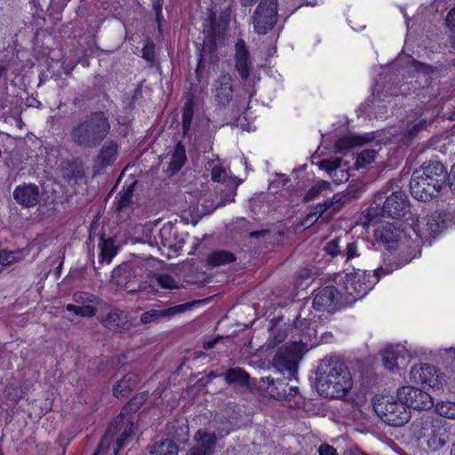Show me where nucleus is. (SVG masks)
<instances>
[{
  "label": "nucleus",
  "mask_w": 455,
  "mask_h": 455,
  "mask_svg": "<svg viewBox=\"0 0 455 455\" xmlns=\"http://www.w3.org/2000/svg\"><path fill=\"white\" fill-rule=\"evenodd\" d=\"M377 156V151L374 149H366L358 154L355 165L357 168L366 167L371 164Z\"/></svg>",
  "instance_id": "38"
},
{
  "label": "nucleus",
  "mask_w": 455,
  "mask_h": 455,
  "mask_svg": "<svg viewBox=\"0 0 455 455\" xmlns=\"http://www.w3.org/2000/svg\"><path fill=\"white\" fill-rule=\"evenodd\" d=\"M416 427H419L421 432L419 438H424L431 451H435L441 449L448 441L446 430L440 426L434 425V419L431 418L419 419L416 423Z\"/></svg>",
  "instance_id": "8"
},
{
  "label": "nucleus",
  "mask_w": 455,
  "mask_h": 455,
  "mask_svg": "<svg viewBox=\"0 0 455 455\" xmlns=\"http://www.w3.org/2000/svg\"><path fill=\"white\" fill-rule=\"evenodd\" d=\"M357 256H359L357 243L356 242L348 243L347 244V250H346L347 260H350Z\"/></svg>",
  "instance_id": "46"
},
{
  "label": "nucleus",
  "mask_w": 455,
  "mask_h": 455,
  "mask_svg": "<svg viewBox=\"0 0 455 455\" xmlns=\"http://www.w3.org/2000/svg\"><path fill=\"white\" fill-rule=\"evenodd\" d=\"M413 68H415V70L417 72H419V74H422V75H427L429 73L432 72V68L431 67H428L423 63H420V62H414L413 63Z\"/></svg>",
  "instance_id": "48"
},
{
  "label": "nucleus",
  "mask_w": 455,
  "mask_h": 455,
  "mask_svg": "<svg viewBox=\"0 0 455 455\" xmlns=\"http://www.w3.org/2000/svg\"><path fill=\"white\" fill-rule=\"evenodd\" d=\"M156 282L164 289H177V288H179V281L175 280L170 275H159L156 277Z\"/></svg>",
  "instance_id": "41"
},
{
  "label": "nucleus",
  "mask_w": 455,
  "mask_h": 455,
  "mask_svg": "<svg viewBox=\"0 0 455 455\" xmlns=\"http://www.w3.org/2000/svg\"><path fill=\"white\" fill-rule=\"evenodd\" d=\"M305 273H306V276L308 275V270H305Z\"/></svg>",
  "instance_id": "60"
},
{
  "label": "nucleus",
  "mask_w": 455,
  "mask_h": 455,
  "mask_svg": "<svg viewBox=\"0 0 455 455\" xmlns=\"http://www.w3.org/2000/svg\"><path fill=\"white\" fill-rule=\"evenodd\" d=\"M186 152L183 146L178 144L174 148L172 160L170 163V170L172 172H178L185 164Z\"/></svg>",
  "instance_id": "32"
},
{
  "label": "nucleus",
  "mask_w": 455,
  "mask_h": 455,
  "mask_svg": "<svg viewBox=\"0 0 455 455\" xmlns=\"http://www.w3.org/2000/svg\"><path fill=\"white\" fill-rule=\"evenodd\" d=\"M331 188V185L328 181L325 180H318L314 186L311 187V188L308 190V192L305 196V200H314L319 195L329 191Z\"/></svg>",
  "instance_id": "35"
},
{
  "label": "nucleus",
  "mask_w": 455,
  "mask_h": 455,
  "mask_svg": "<svg viewBox=\"0 0 455 455\" xmlns=\"http://www.w3.org/2000/svg\"><path fill=\"white\" fill-rule=\"evenodd\" d=\"M408 207L406 195L402 191H395L385 201L381 216L398 219L406 213Z\"/></svg>",
  "instance_id": "14"
},
{
  "label": "nucleus",
  "mask_w": 455,
  "mask_h": 455,
  "mask_svg": "<svg viewBox=\"0 0 455 455\" xmlns=\"http://www.w3.org/2000/svg\"><path fill=\"white\" fill-rule=\"evenodd\" d=\"M5 393L7 395H11L10 389L8 388L7 390H5Z\"/></svg>",
  "instance_id": "58"
},
{
  "label": "nucleus",
  "mask_w": 455,
  "mask_h": 455,
  "mask_svg": "<svg viewBox=\"0 0 455 455\" xmlns=\"http://www.w3.org/2000/svg\"><path fill=\"white\" fill-rule=\"evenodd\" d=\"M123 316V312H111L108 314V317L103 320V324L110 330L120 331L122 328Z\"/></svg>",
  "instance_id": "34"
},
{
  "label": "nucleus",
  "mask_w": 455,
  "mask_h": 455,
  "mask_svg": "<svg viewBox=\"0 0 455 455\" xmlns=\"http://www.w3.org/2000/svg\"><path fill=\"white\" fill-rule=\"evenodd\" d=\"M319 455H338L336 450L328 444H323L318 449Z\"/></svg>",
  "instance_id": "49"
},
{
  "label": "nucleus",
  "mask_w": 455,
  "mask_h": 455,
  "mask_svg": "<svg viewBox=\"0 0 455 455\" xmlns=\"http://www.w3.org/2000/svg\"><path fill=\"white\" fill-rule=\"evenodd\" d=\"M339 242V239L331 240L325 245L324 250L332 257L338 255L340 252Z\"/></svg>",
  "instance_id": "43"
},
{
  "label": "nucleus",
  "mask_w": 455,
  "mask_h": 455,
  "mask_svg": "<svg viewBox=\"0 0 455 455\" xmlns=\"http://www.w3.org/2000/svg\"><path fill=\"white\" fill-rule=\"evenodd\" d=\"M435 411L440 417L455 420V401L444 399L439 400L435 404Z\"/></svg>",
  "instance_id": "29"
},
{
  "label": "nucleus",
  "mask_w": 455,
  "mask_h": 455,
  "mask_svg": "<svg viewBox=\"0 0 455 455\" xmlns=\"http://www.w3.org/2000/svg\"><path fill=\"white\" fill-rule=\"evenodd\" d=\"M378 282V274L357 269L341 277L339 291L346 300L355 301L363 298Z\"/></svg>",
  "instance_id": "4"
},
{
  "label": "nucleus",
  "mask_w": 455,
  "mask_h": 455,
  "mask_svg": "<svg viewBox=\"0 0 455 455\" xmlns=\"http://www.w3.org/2000/svg\"><path fill=\"white\" fill-rule=\"evenodd\" d=\"M346 203V197L340 195H334L332 198L315 207V212L309 213L302 223L304 227L311 226L323 213H327V217L337 212Z\"/></svg>",
  "instance_id": "15"
},
{
  "label": "nucleus",
  "mask_w": 455,
  "mask_h": 455,
  "mask_svg": "<svg viewBox=\"0 0 455 455\" xmlns=\"http://www.w3.org/2000/svg\"><path fill=\"white\" fill-rule=\"evenodd\" d=\"M209 164L212 168V180L214 182L226 183L228 187L234 189L236 188L238 182L234 177L229 175L228 167L225 163L215 159L209 162Z\"/></svg>",
  "instance_id": "20"
},
{
  "label": "nucleus",
  "mask_w": 455,
  "mask_h": 455,
  "mask_svg": "<svg viewBox=\"0 0 455 455\" xmlns=\"http://www.w3.org/2000/svg\"><path fill=\"white\" fill-rule=\"evenodd\" d=\"M451 187L452 188V189L455 190V164L452 165L451 169Z\"/></svg>",
  "instance_id": "53"
},
{
  "label": "nucleus",
  "mask_w": 455,
  "mask_h": 455,
  "mask_svg": "<svg viewBox=\"0 0 455 455\" xmlns=\"http://www.w3.org/2000/svg\"><path fill=\"white\" fill-rule=\"evenodd\" d=\"M190 307L189 304H181L174 307H171L169 308L164 310H156L153 309L148 312H145L141 315L140 321L143 323H149L156 321L160 317L171 316L179 313L184 312L187 308Z\"/></svg>",
  "instance_id": "24"
},
{
  "label": "nucleus",
  "mask_w": 455,
  "mask_h": 455,
  "mask_svg": "<svg viewBox=\"0 0 455 455\" xmlns=\"http://www.w3.org/2000/svg\"><path fill=\"white\" fill-rule=\"evenodd\" d=\"M29 251L27 249L16 250V251H6L3 250L0 251V263L2 266H9L13 263L23 260Z\"/></svg>",
  "instance_id": "28"
},
{
  "label": "nucleus",
  "mask_w": 455,
  "mask_h": 455,
  "mask_svg": "<svg viewBox=\"0 0 455 455\" xmlns=\"http://www.w3.org/2000/svg\"><path fill=\"white\" fill-rule=\"evenodd\" d=\"M397 398L409 410H428L434 406L433 397L426 391L411 386H403L397 390Z\"/></svg>",
  "instance_id": "9"
},
{
  "label": "nucleus",
  "mask_w": 455,
  "mask_h": 455,
  "mask_svg": "<svg viewBox=\"0 0 455 455\" xmlns=\"http://www.w3.org/2000/svg\"><path fill=\"white\" fill-rule=\"evenodd\" d=\"M212 93L220 104L225 105L228 103L233 94L231 76L221 74L215 82Z\"/></svg>",
  "instance_id": "19"
},
{
  "label": "nucleus",
  "mask_w": 455,
  "mask_h": 455,
  "mask_svg": "<svg viewBox=\"0 0 455 455\" xmlns=\"http://www.w3.org/2000/svg\"><path fill=\"white\" fill-rule=\"evenodd\" d=\"M316 373V390L323 397L343 399L353 387L350 371L337 358L323 360Z\"/></svg>",
  "instance_id": "2"
},
{
  "label": "nucleus",
  "mask_w": 455,
  "mask_h": 455,
  "mask_svg": "<svg viewBox=\"0 0 455 455\" xmlns=\"http://www.w3.org/2000/svg\"><path fill=\"white\" fill-rule=\"evenodd\" d=\"M146 54H148V52H143V55H144V56H146Z\"/></svg>",
  "instance_id": "62"
},
{
  "label": "nucleus",
  "mask_w": 455,
  "mask_h": 455,
  "mask_svg": "<svg viewBox=\"0 0 455 455\" xmlns=\"http://www.w3.org/2000/svg\"><path fill=\"white\" fill-rule=\"evenodd\" d=\"M136 376L133 374H127L115 385L113 394L116 397L125 396L136 387Z\"/></svg>",
  "instance_id": "25"
},
{
  "label": "nucleus",
  "mask_w": 455,
  "mask_h": 455,
  "mask_svg": "<svg viewBox=\"0 0 455 455\" xmlns=\"http://www.w3.org/2000/svg\"><path fill=\"white\" fill-rule=\"evenodd\" d=\"M100 249V260L109 264L116 253L114 241L112 239H102Z\"/></svg>",
  "instance_id": "31"
},
{
  "label": "nucleus",
  "mask_w": 455,
  "mask_h": 455,
  "mask_svg": "<svg viewBox=\"0 0 455 455\" xmlns=\"http://www.w3.org/2000/svg\"><path fill=\"white\" fill-rule=\"evenodd\" d=\"M446 21L451 28L455 29V7L447 15ZM452 45L455 48V35L452 38Z\"/></svg>",
  "instance_id": "47"
},
{
  "label": "nucleus",
  "mask_w": 455,
  "mask_h": 455,
  "mask_svg": "<svg viewBox=\"0 0 455 455\" xmlns=\"http://www.w3.org/2000/svg\"><path fill=\"white\" fill-rule=\"evenodd\" d=\"M172 228L170 226H164L160 230V235L164 236V234L170 232Z\"/></svg>",
  "instance_id": "54"
},
{
  "label": "nucleus",
  "mask_w": 455,
  "mask_h": 455,
  "mask_svg": "<svg viewBox=\"0 0 455 455\" xmlns=\"http://www.w3.org/2000/svg\"><path fill=\"white\" fill-rule=\"evenodd\" d=\"M305 319H298L295 323L296 329H300L301 338L299 341L286 343L279 347L275 358L274 363L280 371H288L290 375L293 376L299 360L307 348V343L316 336L315 326H311V323H307V326L303 328Z\"/></svg>",
  "instance_id": "3"
},
{
  "label": "nucleus",
  "mask_w": 455,
  "mask_h": 455,
  "mask_svg": "<svg viewBox=\"0 0 455 455\" xmlns=\"http://www.w3.org/2000/svg\"><path fill=\"white\" fill-rule=\"evenodd\" d=\"M287 387V389L283 390L284 395H296L298 392L297 387Z\"/></svg>",
  "instance_id": "52"
},
{
  "label": "nucleus",
  "mask_w": 455,
  "mask_h": 455,
  "mask_svg": "<svg viewBox=\"0 0 455 455\" xmlns=\"http://www.w3.org/2000/svg\"><path fill=\"white\" fill-rule=\"evenodd\" d=\"M451 455H455V443L452 446V449H451Z\"/></svg>",
  "instance_id": "57"
},
{
  "label": "nucleus",
  "mask_w": 455,
  "mask_h": 455,
  "mask_svg": "<svg viewBox=\"0 0 455 455\" xmlns=\"http://www.w3.org/2000/svg\"><path fill=\"white\" fill-rule=\"evenodd\" d=\"M215 342H216V341H215V340H213V341H211V342H207V343H205V344H204V348L208 349V348L212 347L214 346Z\"/></svg>",
  "instance_id": "56"
},
{
  "label": "nucleus",
  "mask_w": 455,
  "mask_h": 455,
  "mask_svg": "<svg viewBox=\"0 0 455 455\" xmlns=\"http://www.w3.org/2000/svg\"><path fill=\"white\" fill-rule=\"evenodd\" d=\"M146 54H148V52H143V55H144V56H146Z\"/></svg>",
  "instance_id": "61"
},
{
  "label": "nucleus",
  "mask_w": 455,
  "mask_h": 455,
  "mask_svg": "<svg viewBox=\"0 0 455 455\" xmlns=\"http://www.w3.org/2000/svg\"><path fill=\"white\" fill-rule=\"evenodd\" d=\"M411 381L440 389L446 380L443 374L434 365L427 363L414 365L410 371Z\"/></svg>",
  "instance_id": "10"
},
{
  "label": "nucleus",
  "mask_w": 455,
  "mask_h": 455,
  "mask_svg": "<svg viewBox=\"0 0 455 455\" xmlns=\"http://www.w3.org/2000/svg\"><path fill=\"white\" fill-rule=\"evenodd\" d=\"M366 139L362 136H347L338 140L335 143V150L338 153L346 154L350 148L363 145Z\"/></svg>",
  "instance_id": "27"
},
{
  "label": "nucleus",
  "mask_w": 455,
  "mask_h": 455,
  "mask_svg": "<svg viewBox=\"0 0 455 455\" xmlns=\"http://www.w3.org/2000/svg\"><path fill=\"white\" fill-rule=\"evenodd\" d=\"M319 169L325 171L331 175L333 182L339 184L347 181L349 174L347 168L341 167L339 158L325 159L317 163Z\"/></svg>",
  "instance_id": "18"
},
{
  "label": "nucleus",
  "mask_w": 455,
  "mask_h": 455,
  "mask_svg": "<svg viewBox=\"0 0 455 455\" xmlns=\"http://www.w3.org/2000/svg\"><path fill=\"white\" fill-rule=\"evenodd\" d=\"M117 156V144L109 141L107 142L101 148L99 156H98V162L100 165L106 166L112 164Z\"/></svg>",
  "instance_id": "26"
},
{
  "label": "nucleus",
  "mask_w": 455,
  "mask_h": 455,
  "mask_svg": "<svg viewBox=\"0 0 455 455\" xmlns=\"http://www.w3.org/2000/svg\"><path fill=\"white\" fill-rule=\"evenodd\" d=\"M367 218L369 221V225H375L379 222L378 220V209L377 208H371L368 211Z\"/></svg>",
  "instance_id": "50"
},
{
  "label": "nucleus",
  "mask_w": 455,
  "mask_h": 455,
  "mask_svg": "<svg viewBox=\"0 0 455 455\" xmlns=\"http://www.w3.org/2000/svg\"><path fill=\"white\" fill-rule=\"evenodd\" d=\"M438 227L439 224L435 220L428 219L427 224L418 221L414 227H411L408 230L403 229L400 231L394 224L386 222L374 229V236L387 249L411 250L413 255L405 260V263H408L420 253L419 240L425 233H435Z\"/></svg>",
  "instance_id": "1"
},
{
  "label": "nucleus",
  "mask_w": 455,
  "mask_h": 455,
  "mask_svg": "<svg viewBox=\"0 0 455 455\" xmlns=\"http://www.w3.org/2000/svg\"><path fill=\"white\" fill-rule=\"evenodd\" d=\"M178 446L171 440H165L154 444L149 451V455H178Z\"/></svg>",
  "instance_id": "30"
},
{
  "label": "nucleus",
  "mask_w": 455,
  "mask_h": 455,
  "mask_svg": "<svg viewBox=\"0 0 455 455\" xmlns=\"http://www.w3.org/2000/svg\"><path fill=\"white\" fill-rule=\"evenodd\" d=\"M194 440L195 446L187 455H212L216 441L214 434L198 430Z\"/></svg>",
  "instance_id": "16"
},
{
  "label": "nucleus",
  "mask_w": 455,
  "mask_h": 455,
  "mask_svg": "<svg viewBox=\"0 0 455 455\" xmlns=\"http://www.w3.org/2000/svg\"><path fill=\"white\" fill-rule=\"evenodd\" d=\"M14 197L20 204L28 207L33 206L38 201V188L32 184L18 187L14 191Z\"/></svg>",
  "instance_id": "21"
},
{
  "label": "nucleus",
  "mask_w": 455,
  "mask_h": 455,
  "mask_svg": "<svg viewBox=\"0 0 455 455\" xmlns=\"http://www.w3.org/2000/svg\"><path fill=\"white\" fill-rule=\"evenodd\" d=\"M233 260V254L224 251H215L208 257V263L213 267H218L227 263H230Z\"/></svg>",
  "instance_id": "33"
},
{
  "label": "nucleus",
  "mask_w": 455,
  "mask_h": 455,
  "mask_svg": "<svg viewBox=\"0 0 455 455\" xmlns=\"http://www.w3.org/2000/svg\"><path fill=\"white\" fill-rule=\"evenodd\" d=\"M235 67L243 78L249 76V52L243 40H238L235 44Z\"/></svg>",
  "instance_id": "23"
},
{
  "label": "nucleus",
  "mask_w": 455,
  "mask_h": 455,
  "mask_svg": "<svg viewBox=\"0 0 455 455\" xmlns=\"http://www.w3.org/2000/svg\"><path fill=\"white\" fill-rule=\"evenodd\" d=\"M96 297L92 294H89L86 292H77L74 295V300L76 303H92L96 301Z\"/></svg>",
  "instance_id": "44"
},
{
  "label": "nucleus",
  "mask_w": 455,
  "mask_h": 455,
  "mask_svg": "<svg viewBox=\"0 0 455 455\" xmlns=\"http://www.w3.org/2000/svg\"><path fill=\"white\" fill-rule=\"evenodd\" d=\"M424 180L430 187L435 188V193H438L447 181V172L443 164L439 162H434L422 170H419Z\"/></svg>",
  "instance_id": "13"
},
{
  "label": "nucleus",
  "mask_w": 455,
  "mask_h": 455,
  "mask_svg": "<svg viewBox=\"0 0 455 455\" xmlns=\"http://www.w3.org/2000/svg\"><path fill=\"white\" fill-rule=\"evenodd\" d=\"M124 429L123 430L120 437L114 442V436L111 429L102 438L99 449L94 452V455H116L119 450L124 445L126 439L132 434L133 422L127 419L124 422Z\"/></svg>",
  "instance_id": "11"
},
{
  "label": "nucleus",
  "mask_w": 455,
  "mask_h": 455,
  "mask_svg": "<svg viewBox=\"0 0 455 455\" xmlns=\"http://www.w3.org/2000/svg\"><path fill=\"white\" fill-rule=\"evenodd\" d=\"M410 358L409 350L402 345L388 346L382 352L383 364L389 371L406 367Z\"/></svg>",
  "instance_id": "12"
},
{
  "label": "nucleus",
  "mask_w": 455,
  "mask_h": 455,
  "mask_svg": "<svg viewBox=\"0 0 455 455\" xmlns=\"http://www.w3.org/2000/svg\"><path fill=\"white\" fill-rule=\"evenodd\" d=\"M134 184L135 182H132L131 185L124 188L122 191L118 193V196H116V206L118 210H121L128 205L132 195Z\"/></svg>",
  "instance_id": "39"
},
{
  "label": "nucleus",
  "mask_w": 455,
  "mask_h": 455,
  "mask_svg": "<svg viewBox=\"0 0 455 455\" xmlns=\"http://www.w3.org/2000/svg\"><path fill=\"white\" fill-rule=\"evenodd\" d=\"M2 74H3V69H2V68L0 67V76H2Z\"/></svg>",
  "instance_id": "59"
},
{
  "label": "nucleus",
  "mask_w": 455,
  "mask_h": 455,
  "mask_svg": "<svg viewBox=\"0 0 455 455\" xmlns=\"http://www.w3.org/2000/svg\"><path fill=\"white\" fill-rule=\"evenodd\" d=\"M374 410L383 422L393 427H402L411 419V411L390 395H382L374 402Z\"/></svg>",
  "instance_id": "6"
},
{
  "label": "nucleus",
  "mask_w": 455,
  "mask_h": 455,
  "mask_svg": "<svg viewBox=\"0 0 455 455\" xmlns=\"http://www.w3.org/2000/svg\"><path fill=\"white\" fill-rule=\"evenodd\" d=\"M277 0H260L254 11L252 25L258 35L272 30L277 20Z\"/></svg>",
  "instance_id": "7"
},
{
  "label": "nucleus",
  "mask_w": 455,
  "mask_h": 455,
  "mask_svg": "<svg viewBox=\"0 0 455 455\" xmlns=\"http://www.w3.org/2000/svg\"><path fill=\"white\" fill-rule=\"evenodd\" d=\"M338 296H340L339 291L332 286L324 287L315 294L313 307L317 310L329 308Z\"/></svg>",
  "instance_id": "22"
},
{
  "label": "nucleus",
  "mask_w": 455,
  "mask_h": 455,
  "mask_svg": "<svg viewBox=\"0 0 455 455\" xmlns=\"http://www.w3.org/2000/svg\"><path fill=\"white\" fill-rule=\"evenodd\" d=\"M426 124L425 119H419L418 121H414L410 124V127L407 130L408 132V139L411 138L417 132L423 127V125Z\"/></svg>",
  "instance_id": "45"
},
{
  "label": "nucleus",
  "mask_w": 455,
  "mask_h": 455,
  "mask_svg": "<svg viewBox=\"0 0 455 455\" xmlns=\"http://www.w3.org/2000/svg\"><path fill=\"white\" fill-rule=\"evenodd\" d=\"M255 0H241L243 5H251Z\"/></svg>",
  "instance_id": "55"
},
{
  "label": "nucleus",
  "mask_w": 455,
  "mask_h": 455,
  "mask_svg": "<svg viewBox=\"0 0 455 455\" xmlns=\"http://www.w3.org/2000/svg\"><path fill=\"white\" fill-rule=\"evenodd\" d=\"M194 105L192 100H188L184 106L182 114V126L184 132L189 129L193 118Z\"/></svg>",
  "instance_id": "40"
},
{
  "label": "nucleus",
  "mask_w": 455,
  "mask_h": 455,
  "mask_svg": "<svg viewBox=\"0 0 455 455\" xmlns=\"http://www.w3.org/2000/svg\"><path fill=\"white\" fill-rule=\"evenodd\" d=\"M225 380L228 383L245 384L248 380L247 373L240 368L230 369L225 374Z\"/></svg>",
  "instance_id": "36"
},
{
  "label": "nucleus",
  "mask_w": 455,
  "mask_h": 455,
  "mask_svg": "<svg viewBox=\"0 0 455 455\" xmlns=\"http://www.w3.org/2000/svg\"><path fill=\"white\" fill-rule=\"evenodd\" d=\"M144 395H141L140 396H134L131 403H129V407H132L138 404H140L142 403Z\"/></svg>",
  "instance_id": "51"
},
{
  "label": "nucleus",
  "mask_w": 455,
  "mask_h": 455,
  "mask_svg": "<svg viewBox=\"0 0 455 455\" xmlns=\"http://www.w3.org/2000/svg\"><path fill=\"white\" fill-rule=\"evenodd\" d=\"M285 337L286 333L284 331L273 329L270 337L266 344L267 348L275 347L276 345L283 341Z\"/></svg>",
  "instance_id": "42"
},
{
  "label": "nucleus",
  "mask_w": 455,
  "mask_h": 455,
  "mask_svg": "<svg viewBox=\"0 0 455 455\" xmlns=\"http://www.w3.org/2000/svg\"><path fill=\"white\" fill-rule=\"evenodd\" d=\"M411 193L417 200L428 201L435 195V188L429 184L421 176L420 172H414L410 182Z\"/></svg>",
  "instance_id": "17"
},
{
  "label": "nucleus",
  "mask_w": 455,
  "mask_h": 455,
  "mask_svg": "<svg viewBox=\"0 0 455 455\" xmlns=\"http://www.w3.org/2000/svg\"><path fill=\"white\" fill-rule=\"evenodd\" d=\"M67 309L82 317H92L97 312L96 307L92 305L75 306L68 304Z\"/></svg>",
  "instance_id": "37"
},
{
  "label": "nucleus",
  "mask_w": 455,
  "mask_h": 455,
  "mask_svg": "<svg viewBox=\"0 0 455 455\" xmlns=\"http://www.w3.org/2000/svg\"><path fill=\"white\" fill-rule=\"evenodd\" d=\"M109 124L102 113L93 114L73 131V139L80 145L93 147L108 133Z\"/></svg>",
  "instance_id": "5"
}]
</instances>
